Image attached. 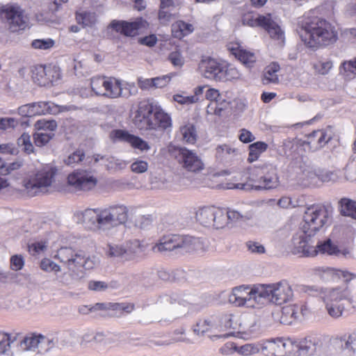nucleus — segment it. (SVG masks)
<instances>
[{"instance_id":"nucleus-38","label":"nucleus","mask_w":356,"mask_h":356,"mask_svg":"<svg viewBox=\"0 0 356 356\" xmlns=\"http://www.w3.org/2000/svg\"><path fill=\"white\" fill-rule=\"evenodd\" d=\"M280 70V65L275 63H273L265 69L262 82L264 84H269L271 83L278 82V76L277 72Z\"/></svg>"},{"instance_id":"nucleus-36","label":"nucleus","mask_w":356,"mask_h":356,"mask_svg":"<svg viewBox=\"0 0 356 356\" xmlns=\"http://www.w3.org/2000/svg\"><path fill=\"white\" fill-rule=\"evenodd\" d=\"M340 346L343 356H355L356 352V337L344 336L340 339Z\"/></svg>"},{"instance_id":"nucleus-64","label":"nucleus","mask_w":356,"mask_h":356,"mask_svg":"<svg viewBox=\"0 0 356 356\" xmlns=\"http://www.w3.org/2000/svg\"><path fill=\"white\" fill-rule=\"evenodd\" d=\"M18 124L17 120L13 118H0V127L1 131L7 130L8 129H13Z\"/></svg>"},{"instance_id":"nucleus-19","label":"nucleus","mask_w":356,"mask_h":356,"mask_svg":"<svg viewBox=\"0 0 356 356\" xmlns=\"http://www.w3.org/2000/svg\"><path fill=\"white\" fill-rule=\"evenodd\" d=\"M206 98L209 100L207 107L208 120L214 122L220 120L222 113V97L220 92L214 88H210L206 92Z\"/></svg>"},{"instance_id":"nucleus-42","label":"nucleus","mask_w":356,"mask_h":356,"mask_svg":"<svg viewBox=\"0 0 356 356\" xmlns=\"http://www.w3.org/2000/svg\"><path fill=\"white\" fill-rule=\"evenodd\" d=\"M172 31L175 38H181L192 33L193 31V26L191 24L179 21L173 26Z\"/></svg>"},{"instance_id":"nucleus-23","label":"nucleus","mask_w":356,"mask_h":356,"mask_svg":"<svg viewBox=\"0 0 356 356\" xmlns=\"http://www.w3.org/2000/svg\"><path fill=\"white\" fill-rule=\"evenodd\" d=\"M193 332L196 335H203L205 333H220L222 330V321L220 317L209 316L200 319L193 325Z\"/></svg>"},{"instance_id":"nucleus-7","label":"nucleus","mask_w":356,"mask_h":356,"mask_svg":"<svg viewBox=\"0 0 356 356\" xmlns=\"http://www.w3.org/2000/svg\"><path fill=\"white\" fill-rule=\"evenodd\" d=\"M248 172L249 181L258 184V185H254L253 189L257 191L268 190L275 188L279 185L277 169L272 164L252 166L248 168Z\"/></svg>"},{"instance_id":"nucleus-1","label":"nucleus","mask_w":356,"mask_h":356,"mask_svg":"<svg viewBox=\"0 0 356 356\" xmlns=\"http://www.w3.org/2000/svg\"><path fill=\"white\" fill-rule=\"evenodd\" d=\"M128 219V209L126 206L112 205L97 209H86L76 211L73 220L89 229L105 230L124 224Z\"/></svg>"},{"instance_id":"nucleus-40","label":"nucleus","mask_w":356,"mask_h":356,"mask_svg":"<svg viewBox=\"0 0 356 356\" xmlns=\"http://www.w3.org/2000/svg\"><path fill=\"white\" fill-rule=\"evenodd\" d=\"M298 319L299 318L295 305H290L282 307L280 318L281 323L289 325Z\"/></svg>"},{"instance_id":"nucleus-41","label":"nucleus","mask_w":356,"mask_h":356,"mask_svg":"<svg viewBox=\"0 0 356 356\" xmlns=\"http://www.w3.org/2000/svg\"><path fill=\"white\" fill-rule=\"evenodd\" d=\"M158 277L164 281H181L186 277V272L184 270L177 269L171 273L166 270L158 271Z\"/></svg>"},{"instance_id":"nucleus-2","label":"nucleus","mask_w":356,"mask_h":356,"mask_svg":"<svg viewBox=\"0 0 356 356\" xmlns=\"http://www.w3.org/2000/svg\"><path fill=\"white\" fill-rule=\"evenodd\" d=\"M299 24L300 37L309 47L327 46L338 40L336 27L325 19L316 17L302 20Z\"/></svg>"},{"instance_id":"nucleus-45","label":"nucleus","mask_w":356,"mask_h":356,"mask_svg":"<svg viewBox=\"0 0 356 356\" xmlns=\"http://www.w3.org/2000/svg\"><path fill=\"white\" fill-rule=\"evenodd\" d=\"M20 347L26 350L40 348V334H32L25 337L20 342Z\"/></svg>"},{"instance_id":"nucleus-53","label":"nucleus","mask_w":356,"mask_h":356,"mask_svg":"<svg viewBox=\"0 0 356 356\" xmlns=\"http://www.w3.org/2000/svg\"><path fill=\"white\" fill-rule=\"evenodd\" d=\"M55 44V41L51 38L36 39L32 41L31 46L35 49L49 50Z\"/></svg>"},{"instance_id":"nucleus-62","label":"nucleus","mask_w":356,"mask_h":356,"mask_svg":"<svg viewBox=\"0 0 356 356\" xmlns=\"http://www.w3.org/2000/svg\"><path fill=\"white\" fill-rule=\"evenodd\" d=\"M56 343L54 338L47 337L40 334V348L41 350H48Z\"/></svg>"},{"instance_id":"nucleus-18","label":"nucleus","mask_w":356,"mask_h":356,"mask_svg":"<svg viewBox=\"0 0 356 356\" xmlns=\"http://www.w3.org/2000/svg\"><path fill=\"white\" fill-rule=\"evenodd\" d=\"M97 180L90 171L77 170L67 176V184L76 191H88L97 185Z\"/></svg>"},{"instance_id":"nucleus-22","label":"nucleus","mask_w":356,"mask_h":356,"mask_svg":"<svg viewBox=\"0 0 356 356\" xmlns=\"http://www.w3.org/2000/svg\"><path fill=\"white\" fill-rule=\"evenodd\" d=\"M111 138L114 141H124L127 142L131 146L140 150L142 152H147L150 149L151 147L147 141L132 134H130L126 131L121 129L113 130L111 133Z\"/></svg>"},{"instance_id":"nucleus-13","label":"nucleus","mask_w":356,"mask_h":356,"mask_svg":"<svg viewBox=\"0 0 356 356\" xmlns=\"http://www.w3.org/2000/svg\"><path fill=\"white\" fill-rule=\"evenodd\" d=\"M242 22L244 25L251 27L261 26L268 33L271 38L284 42V33L280 26L272 20L270 15H258L254 17L251 14H246L243 17Z\"/></svg>"},{"instance_id":"nucleus-8","label":"nucleus","mask_w":356,"mask_h":356,"mask_svg":"<svg viewBox=\"0 0 356 356\" xmlns=\"http://www.w3.org/2000/svg\"><path fill=\"white\" fill-rule=\"evenodd\" d=\"M311 237H306L303 235H295L292 242L296 253H302L305 257H314L318 253L327 254L329 255L337 254L339 250L330 238L323 241H319L316 246H312L308 244Z\"/></svg>"},{"instance_id":"nucleus-46","label":"nucleus","mask_w":356,"mask_h":356,"mask_svg":"<svg viewBox=\"0 0 356 356\" xmlns=\"http://www.w3.org/2000/svg\"><path fill=\"white\" fill-rule=\"evenodd\" d=\"M260 353L259 341L245 343L238 347V354L242 356H252Z\"/></svg>"},{"instance_id":"nucleus-54","label":"nucleus","mask_w":356,"mask_h":356,"mask_svg":"<svg viewBox=\"0 0 356 356\" xmlns=\"http://www.w3.org/2000/svg\"><path fill=\"white\" fill-rule=\"evenodd\" d=\"M40 268L46 272H54L56 275L61 271L60 266L48 258H44L41 261Z\"/></svg>"},{"instance_id":"nucleus-4","label":"nucleus","mask_w":356,"mask_h":356,"mask_svg":"<svg viewBox=\"0 0 356 356\" xmlns=\"http://www.w3.org/2000/svg\"><path fill=\"white\" fill-rule=\"evenodd\" d=\"M54 258L60 261L68 269L70 273H64L56 275V280L63 285L72 284V277H80L78 272L81 269L90 270L98 264L95 257L86 256L81 251H76L70 247H62L58 249Z\"/></svg>"},{"instance_id":"nucleus-44","label":"nucleus","mask_w":356,"mask_h":356,"mask_svg":"<svg viewBox=\"0 0 356 356\" xmlns=\"http://www.w3.org/2000/svg\"><path fill=\"white\" fill-rule=\"evenodd\" d=\"M76 19L79 24H81L85 26H91L95 24L97 15L93 12H77Z\"/></svg>"},{"instance_id":"nucleus-47","label":"nucleus","mask_w":356,"mask_h":356,"mask_svg":"<svg viewBox=\"0 0 356 356\" xmlns=\"http://www.w3.org/2000/svg\"><path fill=\"white\" fill-rule=\"evenodd\" d=\"M237 326V322L234 320V316L232 314H226L224 316V339L229 337H235L237 332L229 331L226 332L227 329L235 330Z\"/></svg>"},{"instance_id":"nucleus-39","label":"nucleus","mask_w":356,"mask_h":356,"mask_svg":"<svg viewBox=\"0 0 356 356\" xmlns=\"http://www.w3.org/2000/svg\"><path fill=\"white\" fill-rule=\"evenodd\" d=\"M268 148V145L262 141H257L249 145V156L248 161L252 163L258 159L260 154Z\"/></svg>"},{"instance_id":"nucleus-26","label":"nucleus","mask_w":356,"mask_h":356,"mask_svg":"<svg viewBox=\"0 0 356 356\" xmlns=\"http://www.w3.org/2000/svg\"><path fill=\"white\" fill-rule=\"evenodd\" d=\"M293 356L297 353L300 355H312L323 345L322 341L317 337H307L299 343L293 341Z\"/></svg>"},{"instance_id":"nucleus-33","label":"nucleus","mask_w":356,"mask_h":356,"mask_svg":"<svg viewBox=\"0 0 356 356\" xmlns=\"http://www.w3.org/2000/svg\"><path fill=\"white\" fill-rule=\"evenodd\" d=\"M168 300L170 303L177 302L184 307H188L191 312L198 310L202 307V306L196 302V298L195 296H185L181 298L177 294H173L172 296L168 297Z\"/></svg>"},{"instance_id":"nucleus-29","label":"nucleus","mask_w":356,"mask_h":356,"mask_svg":"<svg viewBox=\"0 0 356 356\" xmlns=\"http://www.w3.org/2000/svg\"><path fill=\"white\" fill-rule=\"evenodd\" d=\"M180 253L204 252L206 250L204 240L189 236H182Z\"/></svg>"},{"instance_id":"nucleus-49","label":"nucleus","mask_w":356,"mask_h":356,"mask_svg":"<svg viewBox=\"0 0 356 356\" xmlns=\"http://www.w3.org/2000/svg\"><path fill=\"white\" fill-rule=\"evenodd\" d=\"M106 76H94L90 79V88L97 96H102Z\"/></svg>"},{"instance_id":"nucleus-17","label":"nucleus","mask_w":356,"mask_h":356,"mask_svg":"<svg viewBox=\"0 0 356 356\" xmlns=\"http://www.w3.org/2000/svg\"><path fill=\"white\" fill-rule=\"evenodd\" d=\"M197 221L202 226L220 229L222 228V209L215 206L203 207L196 211Z\"/></svg>"},{"instance_id":"nucleus-48","label":"nucleus","mask_w":356,"mask_h":356,"mask_svg":"<svg viewBox=\"0 0 356 356\" xmlns=\"http://www.w3.org/2000/svg\"><path fill=\"white\" fill-rule=\"evenodd\" d=\"M54 136V133L42 131L38 129L33 135L35 145L38 147H43L46 145Z\"/></svg>"},{"instance_id":"nucleus-20","label":"nucleus","mask_w":356,"mask_h":356,"mask_svg":"<svg viewBox=\"0 0 356 356\" xmlns=\"http://www.w3.org/2000/svg\"><path fill=\"white\" fill-rule=\"evenodd\" d=\"M177 159L184 168L191 172H199L204 169V164L195 152L185 147L178 149Z\"/></svg>"},{"instance_id":"nucleus-43","label":"nucleus","mask_w":356,"mask_h":356,"mask_svg":"<svg viewBox=\"0 0 356 356\" xmlns=\"http://www.w3.org/2000/svg\"><path fill=\"white\" fill-rule=\"evenodd\" d=\"M340 204L342 215L356 219V202L346 198H342L340 200Z\"/></svg>"},{"instance_id":"nucleus-51","label":"nucleus","mask_w":356,"mask_h":356,"mask_svg":"<svg viewBox=\"0 0 356 356\" xmlns=\"http://www.w3.org/2000/svg\"><path fill=\"white\" fill-rule=\"evenodd\" d=\"M180 132L185 142L193 144L196 140V131L193 125H186L181 128Z\"/></svg>"},{"instance_id":"nucleus-63","label":"nucleus","mask_w":356,"mask_h":356,"mask_svg":"<svg viewBox=\"0 0 356 356\" xmlns=\"http://www.w3.org/2000/svg\"><path fill=\"white\" fill-rule=\"evenodd\" d=\"M172 98L175 102L182 105H188L197 102L196 97L191 96H184L179 94L174 95Z\"/></svg>"},{"instance_id":"nucleus-50","label":"nucleus","mask_w":356,"mask_h":356,"mask_svg":"<svg viewBox=\"0 0 356 356\" xmlns=\"http://www.w3.org/2000/svg\"><path fill=\"white\" fill-rule=\"evenodd\" d=\"M186 329L183 327H178L175 329L172 332V337L170 341L172 343L177 342H184L187 344H193V341L185 337Z\"/></svg>"},{"instance_id":"nucleus-5","label":"nucleus","mask_w":356,"mask_h":356,"mask_svg":"<svg viewBox=\"0 0 356 356\" xmlns=\"http://www.w3.org/2000/svg\"><path fill=\"white\" fill-rule=\"evenodd\" d=\"M330 211L326 207L319 204L312 205L307 208L305 211L300 231L296 235L312 237L321 228L330 222Z\"/></svg>"},{"instance_id":"nucleus-52","label":"nucleus","mask_w":356,"mask_h":356,"mask_svg":"<svg viewBox=\"0 0 356 356\" xmlns=\"http://www.w3.org/2000/svg\"><path fill=\"white\" fill-rule=\"evenodd\" d=\"M17 144L27 154L33 152V145L31 141V136L27 133H24L17 139Z\"/></svg>"},{"instance_id":"nucleus-21","label":"nucleus","mask_w":356,"mask_h":356,"mask_svg":"<svg viewBox=\"0 0 356 356\" xmlns=\"http://www.w3.org/2000/svg\"><path fill=\"white\" fill-rule=\"evenodd\" d=\"M33 81L40 86L53 85L60 79V73L51 67H45L42 65L35 66L32 70Z\"/></svg>"},{"instance_id":"nucleus-59","label":"nucleus","mask_w":356,"mask_h":356,"mask_svg":"<svg viewBox=\"0 0 356 356\" xmlns=\"http://www.w3.org/2000/svg\"><path fill=\"white\" fill-rule=\"evenodd\" d=\"M168 60L175 67H181L184 64V58L178 51L171 52L168 56Z\"/></svg>"},{"instance_id":"nucleus-61","label":"nucleus","mask_w":356,"mask_h":356,"mask_svg":"<svg viewBox=\"0 0 356 356\" xmlns=\"http://www.w3.org/2000/svg\"><path fill=\"white\" fill-rule=\"evenodd\" d=\"M10 268L13 270H19L24 266V259L21 254H15L10 258Z\"/></svg>"},{"instance_id":"nucleus-32","label":"nucleus","mask_w":356,"mask_h":356,"mask_svg":"<svg viewBox=\"0 0 356 356\" xmlns=\"http://www.w3.org/2000/svg\"><path fill=\"white\" fill-rule=\"evenodd\" d=\"M227 48L230 54L234 55L238 60L245 65H250L255 61V56L254 54L240 49L238 44H228Z\"/></svg>"},{"instance_id":"nucleus-16","label":"nucleus","mask_w":356,"mask_h":356,"mask_svg":"<svg viewBox=\"0 0 356 356\" xmlns=\"http://www.w3.org/2000/svg\"><path fill=\"white\" fill-rule=\"evenodd\" d=\"M136 92L137 89L134 84L124 83L113 77H106L102 97L111 99L129 97Z\"/></svg>"},{"instance_id":"nucleus-37","label":"nucleus","mask_w":356,"mask_h":356,"mask_svg":"<svg viewBox=\"0 0 356 356\" xmlns=\"http://www.w3.org/2000/svg\"><path fill=\"white\" fill-rule=\"evenodd\" d=\"M314 274L325 282L336 281L338 280V270L328 267H318L314 268Z\"/></svg>"},{"instance_id":"nucleus-55","label":"nucleus","mask_w":356,"mask_h":356,"mask_svg":"<svg viewBox=\"0 0 356 356\" xmlns=\"http://www.w3.org/2000/svg\"><path fill=\"white\" fill-rule=\"evenodd\" d=\"M15 338L12 339L10 335L0 332V355L6 354L10 350V343Z\"/></svg>"},{"instance_id":"nucleus-57","label":"nucleus","mask_w":356,"mask_h":356,"mask_svg":"<svg viewBox=\"0 0 356 356\" xmlns=\"http://www.w3.org/2000/svg\"><path fill=\"white\" fill-rule=\"evenodd\" d=\"M84 157V152L81 149H78L70 154L65 160V163L68 165L79 163L83 161Z\"/></svg>"},{"instance_id":"nucleus-6","label":"nucleus","mask_w":356,"mask_h":356,"mask_svg":"<svg viewBox=\"0 0 356 356\" xmlns=\"http://www.w3.org/2000/svg\"><path fill=\"white\" fill-rule=\"evenodd\" d=\"M328 315L333 318L342 316L346 306L350 305L356 309V304L350 296L347 288H333L329 289L322 296Z\"/></svg>"},{"instance_id":"nucleus-60","label":"nucleus","mask_w":356,"mask_h":356,"mask_svg":"<svg viewBox=\"0 0 356 356\" xmlns=\"http://www.w3.org/2000/svg\"><path fill=\"white\" fill-rule=\"evenodd\" d=\"M37 125L38 129L42 131L51 132L57 128V123L55 120L38 121Z\"/></svg>"},{"instance_id":"nucleus-35","label":"nucleus","mask_w":356,"mask_h":356,"mask_svg":"<svg viewBox=\"0 0 356 356\" xmlns=\"http://www.w3.org/2000/svg\"><path fill=\"white\" fill-rule=\"evenodd\" d=\"M314 175L316 176L321 181L327 183L337 182L341 177L340 170L318 169L314 172Z\"/></svg>"},{"instance_id":"nucleus-15","label":"nucleus","mask_w":356,"mask_h":356,"mask_svg":"<svg viewBox=\"0 0 356 356\" xmlns=\"http://www.w3.org/2000/svg\"><path fill=\"white\" fill-rule=\"evenodd\" d=\"M0 17L6 20L12 32L23 30L27 26L28 18L17 4H7L0 8Z\"/></svg>"},{"instance_id":"nucleus-24","label":"nucleus","mask_w":356,"mask_h":356,"mask_svg":"<svg viewBox=\"0 0 356 356\" xmlns=\"http://www.w3.org/2000/svg\"><path fill=\"white\" fill-rule=\"evenodd\" d=\"M145 22L142 18H138L134 22L117 21L111 22L110 26L116 32L126 36H134L138 31L144 27Z\"/></svg>"},{"instance_id":"nucleus-3","label":"nucleus","mask_w":356,"mask_h":356,"mask_svg":"<svg viewBox=\"0 0 356 356\" xmlns=\"http://www.w3.org/2000/svg\"><path fill=\"white\" fill-rule=\"evenodd\" d=\"M133 122L138 129L154 131L157 136H161L172 126L170 115L160 105L154 103H141L136 111Z\"/></svg>"},{"instance_id":"nucleus-10","label":"nucleus","mask_w":356,"mask_h":356,"mask_svg":"<svg viewBox=\"0 0 356 356\" xmlns=\"http://www.w3.org/2000/svg\"><path fill=\"white\" fill-rule=\"evenodd\" d=\"M229 302L238 307H256L261 305V284L233 288L229 296Z\"/></svg>"},{"instance_id":"nucleus-30","label":"nucleus","mask_w":356,"mask_h":356,"mask_svg":"<svg viewBox=\"0 0 356 356\" xmlns=\"http://www.w3.org/2000/svg\"><path fill=\"white\" fill-rule=\"evenodd\" d=\"M240 331L236 334L241 333L248 337L255 336L259 334L260 325L254 316L243 317L239 324Z\"/></svg>"},{"instance_id":"nucleus-28","label":"nucleus","mask_w":356,"mask_h":356,"mask_svg":"<svg viewBox=\"0 0 356 356\" xmlns=\"http://www.w3.org/2000/svg\"><path fill=\"white\" fill-rule=\"evenodd\" d=\"M182 235L170 234L161 238L152 248L154 252H163L178 250L180 251Z\"/></svg>"},{"instance_id":"nucleus-14","label":"nucleus","mask_w":356,"mask_h":356,"mask_svg":"<svg viewBox=\"0 0 356 356\" xmlns=\"http://www.w3.org/2000/svg\"><path fill=\"white\" fill-rule=\"evenodd\" d=\"M264 356H293V341L290 339L275 338L259 341Z\"/></svg>"},{"instance_id":"nucleus-31","label":"nucleus","mask_w":356,"mask_h":356,"mask_svg":"<svg viewBox=\"0 0 356 356\" xmlns=\"http://www.w3.org/2000/svg\"><path fill=\"white\" fill-rule=\"evenodd\" d=\"M31 114L33 116L46 115V114H56L60 111L58 105L51 102H39L31 104Z\"/></svg>"},{"instance_id":"nucleus-34","label":"nucleus","mask_w":356,"mask_h":356,"mask_svg":"<svg viewBox=\"0 0 356 356\" xmlns=\"http://www.w3.org/2000/svg\"><path fill=\"white\" fill-rule=\"evenodd\" d=\"M222 173L221 164H213L209 167L207 174V186L210 188H216L220 185V177Z\"/></svg>"},{"instance_id":"nucleus-56","label":"nucleus","mask_w":356,"mask_h":356,"mask_svg":"<svg viewBox=\"0 0 356 356\" xmlns=\"http://www.w3.org/2000/svg\"><path fill=\"white\" fill-rule=\"evenodd\" d=\"M131 170L133 172L136 174H142L145 172L149 168V164L147 161L136 159L131 164Z\"/></svg>"},{"instance_id":"nucleus-11","label":"nucleus","mask_w":356,"mask_h":356,"mask_svg":"<svg viewBox=\"0 0 356 356\" xmlns=\"http://www.w3.org/2000/svg\"><path fill=\"white\" fill-rule=\"evenodd\" d=\"M261 305L271 302L275 305H282L292 299L293 296L291 286L285 281L270 284H261Z\"/></svg>"},{"instance_id":"nucleus-9","label":"nucleus","mask_w":356,"mask_h":356,"mask_svg":"<svg viewBox=\"0 0 356 356\" xmlns=\"http://www.w3.org/2000/svg\"><path fill=\"white\" fill-rule=\"evenodd\" d=\"M306 137L307 139L300 143H293L291 140H285L284 142V154L287 156L293 157V152H296L300 146H302L305 149H307L309 152H314L323 148L332 138L322 129L313 131Z\"/></svg>"},{"instance_id":"nucleus-58","label":"nucleus","mask_w":356,"mask_h":356,"mask_svg":"<svg viewBox=\"0 0 356 356\" xmlns=\"http://www.w3.org/2000/svg\"><path fill=\"white\" fill-rule=\"evenodd\" d=\"M245 246L249 252L252 254H264L266 252L264 246L259 242L248 241L245 243Z\"/></svg>"},{"instance_id":"nucleus-27","label":"nucleus","mask_w":356,"mask_h":356,"mask_svg":"<svg viewBox=\"0 0 356 356\" xmlns=\"http://www.w3.org/2000/svg\"><path fill=\"white\" fill-rule=\"evenodd\" d=\"M131 246L129 249L125 248L122 245L108 243L105 249V253L110 258H125L128 252L136 253L140 250V243L138 240L130 242Z\"/></svg>"},{"instance_id":"nucleus-25","label":"nucleus","mask_w":356,"mask_h":356,"mask_svg":"<svg viewBox=\"0 0 356 356\" xmlns=\"http://www.w3.org/2000/svg\"><path fill=\"white\" fill-rule=\"evenodd\" d=\"M200 73L207 79L220 81L222 78V68L220 64L210 57L202 58L200 64Z\"/></svg>"},{"instance_id":"nucleus-12","label":"nucleus","mask_w":356,"mask_h":356,"mask_svg":"<svg viewBox=\"0 0 356 356\" xmlns=\"http://www.w3.org/2000/svg\"><path fill=\"white\" fill-rule=\"evenodd\" d=\"M56 170L52 165H47L37 171L34 176L24 181V187L31 195H35L43 189L50 186L53 182Z\"/></svg>"}]
</instances>
